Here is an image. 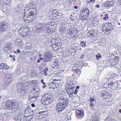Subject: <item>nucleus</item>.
<instances>
[{
  "mask_svg": "<svg viewBox=\"0 0 121 121\" xmlns=\"http://www.w3.org/2000/svg\"><path fill=\"white\" fill-rule=\"evenodd\" d=\"M61 99L63 100L62 102L58 103L56 106V109L58 110V112H61L65 109L66 107L68 105L69 103L68 99L67 98H61Z\"/></svg>",
  "mask_w": 121,
  "mask_h": 121,
  "instance_id": "nucleus-1",
  "label": "nucleus"
},
{
  "mask_svg": "<svg viewBox=\"0 0 121 121\" xmlns=\"http://www.w3.org/2000/svg\"><path fill=\"white\" fill-rule=\"evenodd\" d=\"M31 30L29 26L26 25L22 26L19 30V33L20 35L24 37L30 34Z\"/></svg>",
  "mask_w": 121,
  "mask_h": 121,
  "instance_id": "nucleus-2",
  "label": "nucleus"
},
{
  "mask_svg": "<svg viewBox=\"0 0 121 121\" xmlns=\"http://www.w3.org/2000/svg\"><path fill=\"white\" fill-rule=\"evenodd\" d=\"M99 28H101L102 31L105 33H110L113 30V26L112 24L109 22L105 23L104 24H101Z\"/></svg>",
  "mask_w": 121,
  "mask_h": 121,
  "instance_id": "nucleus-3",
  "label": "nucleus"
},
{
  "mask_svg": "<svg viewBox=\"0 0 121 121\" xmlns=\"http://www.w3.org/2000/svg\"><path fill=\"white\" fill-rule=\"evenodd\" d=\"M37 13V9L35 5L34 4H32L30 6V8L25 12L24 15H26V14L29 15L36 16Z\"/></svg>",
  "mask_w": 121,
  "mask_h": 121,
  "instance_id": "nucleus-4",
  "label": "nucleus"
},
{
  "mask_svg": "<svg viewBox=\"0 0 121 121\" xmlns=\"http://www.w3.org/2000/svg\"><path fill=\"white\" fill-rule=\"evenodd\" d=\"M19 103L15 100H9L7 101L5 106V108L6 109H12L13 106L16 104H19Z\"/></svg>",
  "mask_w": 121,
  "mask_h": 121,
  "instance_id": "nucleus-5",
  "label": "nucleus"
},
{
  "mask_svg": "<svg viewBox=\"0 0 121 121\" xmlns=\"http://www.w3.org/2000/svg\"><path fill=\"white\" fill-rule=\"evenodd\" d=\"M36 16L27 15L26 14V15H24L23 19L26 22H31L35 19Z\"/></svg>",
  "mask_w": 121,
  "mask_h": 121,
  "instance_id": "nucleus-6",
  "label": "nucleus"
},
{
  "mask_svg": "<svg viewBox=\"0 0 121 121\" xmlns=\"http://www.w3.org/2000/svg\"><path fill=\"white\" fill-rule=\"evenodd\" d=\"M48 110L46 108H44L42 111L39 112L37 114L38 119H41L45 117L48 114Z\"/></svg>",
  "mask_w": 121,
  "mask_h": 121,
  "instance_id": "nucleus-7",
  "label": "nucleus"
},
{
  "mask_svg": "<svg viewBox=\"0 0 121 121\" xmlns=\"http://www.w3.org/2000/svg\"><path fill=\"white\" fill-rule=\"evenodd\" d=\"M117 81H115V82H111L110 83L108 84V87L111 88L113 90H117L118 86Z\"/></svg>",
  "mask_w": 121,
  "mask_h": 121,
  "instance_id": "nucleus-8",
  "label": "nucleus"
},
{
  "mask_svg": "<svg viewBox=\"0 0 121 121\" xmlns=\"http://www.w3.org/2000/svg\"><path fill=\"white\" fill-rule=\"evenodd\" d=\"M7 27L8 24L6 22H3L0 24V30L1 31H6Z\"/></svg>",
  "mask_w": 121,
  "mask_h": 121,
  "instance_id": "nucleus-9",
  "label": "nucleus"
},
{
  "mask_svg": "<svg viewBox=\"0 0 121 121\" xmlns=\"http://www.w3.org/2000/svg\"><path fill=\"white\" fill-rule=\"evenodd\" d=\"M76 113L77 117L78 119H81L84 116V112L82 110H77L76 112Z\"/></svg>",
  "mask_w": 121,
  "mask_h": 121,
  "instance_id": "nucleus-10",
  "label": "nucleus"
},
{
  "mask_svg": "<svg viewBox=\"0 0 121 121\" xmlns=\"http://www.w3.org/2000/svg\"><path fill=\"white\" fill-rule=\"evenodd\" d=\"M52 57V54L50 52H47L45 54L44 59L46 61H49Z\"/></svg>",
  "mask_w": 121,
  "mask_h": 121,
  "instance_id": "nucleus-11",
  "label": "nucleus"
},
{
  "mask_svg": "<svg viewBox=\"0 0 121 121\" xmlns=\"http://www.w3.org/2000/svg\"><path fill=\"white\" fill-rule=\"evenodd\" d=\"M97 34L95 32V30H90L88 31L87 33V35L89 37H93V36H97Z\"/></svg>",
  "mask_w": 121,
  "mask_h": 121,
  "instance_id": "nucleus-12",
  "label": "nucleus"
},
{
  "mask_svg": "<svg viewBox=\"0 0 121 121\" xmlns=\"http://www.w3.org/2000/svg\"><path fill=\"white\" fill-rule=\"evenodd\" d=\"M43 24H39L37 25L36 27V29L38 32H42L44 31L45 29Z\"/></svg>",
  "mask_w": 121,
  "mask_h": 121,
  "instance_id": "nucleus-13",
  "label": "nucleus"
},
{
  "mask_svg": "<svg viewBox=\"0 0 121 121\" xmlns=\"http://www.w3.org/2000/svg\"><path fill=\"white\" fill-rule=\"evenodd\" d=\"M66 26L65 24H64L60 27V32L61 35H63L66 32Z\"/></svg>",
  "mask_w": 121,
  "mask_h": 121,
  "instance_id": "nucleus-14",
  "label": "nucleus"
},
{
  "mask_svg": "<svg viewBox=\"0 0 121 121\" xmlns=\"http://www.w3.org/2000/svg\"><path fill=\"white\" fill-rule=\"evenodd\" d=\"M75 87L74 86H72L69 88H66L67 91H68L69 92V94L70 97H72L73 96V93L74 89L75 88Z\"/></svg>",
  "mask_w": 121,
  "mask_h": 121,
  "instance_id": "nucleus-15",
  "label": "nucleus"
},
{
  "mask_svg": "<svg viewBox=\"0 0 121 121\" xmlns=\"http://www.w3.org/2000/svg\"><path fill=\"white\" fill-rule=\"evenodd\" d=\"M77 33L76 29L75 28H70L68 32V35H72L75 34Z\"/></svg>",
  "mask_w": 121,
  "mask_h": 121,
  "instance_id": "nucleus-16",
  "label": "nucleus"
},
{
  "mask_svg": "<svg viewBox=\"0 0 121 121\" xmlns=\"http://www.w3.org/2000/svg\"><path fill=\"white\" fill-rule=\"evenodd\" d=\"M108 81V79H107L106 78H103L102 79H100V81L99 83L101 84L102 87L104 86V87H106V86L107 84H106V82Z\"/></svg>",
  "mask_w": 121,
  "mask_h": 121,
  "instance_id": "nucleus-17",
  "label": "nucleus"
},
{
  "mask_svg": "<svg viewBox=\"0 0 121 121\" xmlns=\"http://www.w3.org/2000/svg\"><path fill=\"white\" fill-rule=\"evenodd\" d=\"M41 102L42 104L46 105H47L49 103V101L47 100L44 96L42 98Z\"/></svg>",
  "mask_w": 121,
  "mask_h": 121,
  "instance_id": "nucleus-18",
  "label": "nucleus"
},
{
  "mask_svg": "<svg viewBox=\"0 0 121 121\" xmlns=\"http://www.w3.org/2000/svg\"><path fill=\"white\" fill-rule=\"evenodd\" d=\"M80 13H82L85 14H86L89 15L90 11L88 8L83 9L80 11Z\"/></svg>",
  "mask_w": 121,
  "mask_h": 121,
  "instance_id": "nucleus-19",
  "label": "nucleus"
},
{
  "mask_svg": "<svg viewBox=\"0 0 121 121\" xmlns=\"http://www.w3.org/2000/svg\"><path fill=\"white\" fill-rule=\"evenodd\" d=\"M80 17L81 19L83 21L87 20L88 18L89 15L80 13Z\"/></svg>",
  "mask_w": 121,
  "mask_h": 121,
  "instance_id": "nucleus-20",
  "label": "nucleus"
},
{
  "mask_svg": "<svg viewBox=\"0 0 121 121\" xmlns=\"http://www.w3.org/2000/svg\"><path fill=\"white\" fill-rule=\"evenodd\" d=\"M45 97L46 98L47 100L49 101V103L52 102L53 99H52V96L51 95H49L48 94H46L45 95Z\"/></svg>",
  "mask_w": 121,
  "mask_h": 121,
  "instance_id": "nucleus-21",
  "label": "nucleus"
},
{
  "mask_svg": "<svg viewBox=\"0 0 121 121\" xmlns=\"http://www.w3.org/2000/svg\"><path fill=\"white\" fill-rule=\"evenodd\" d=\"M32 111L31 110L30 106L26 107L24 111V113L25 114H27L29 115L30 113L32 112Z\"/></svg>",
  "mask_w": 121,
  "mask_h": 121,
  "instance_id": "nucleus-22",
  "label": "nucleus"
},
{
  "mask_svg": "<svg viewBox=\"0 0 121 121\" xmlns=\"http://www.w3.org/2000/svg\"><path fill=\"white\" fill-rule=\"evenodd\" d=\"M47 31L48 33H51L54 32L53 28L50 26H47Z\"/></svg>",
  "mask_w": 121,
  "mask_h": 121,
  "instance_id": "nucleus-23",
  "label": "nucleus"
},
{
  "mask_svg": "<svg viewBox=\"0 0 121 121\" xmlns=\"http://www.w3.org/2000/svg\"><path fill=\"white\" fill-rule=\"evenodd\" d=\"M52 17V19H55L57 18L58 16L56 13H52L51 15Z\"/></svg>",
  "mask_w": 121,
  "mask_h": 121,
  "instance_id": "nucleus-24",
  "label": "nucleus"
},
{
  "mask_svg": "<svg viewBox=\"0 0 121 121\" xmlns=\"http://www.w3.org/2000/svg\"><path fill=\"white\" fill-rule=\"evenodd\" d=\"M66 88H70L71 86H73V83L72 81L69 82L68 83L66 84Z\"/></svg>",
  "mask_w": 121,
  "mask_h": 121,
  "instance_id": "nucleus-25",
  "label": "nucleus"
},
{
  "mask_svg": "<svg viewBox=\"0 0 121 121\" xmlns=\"http://www.w3.org/2000/svg\"><path fill=\"white\" fill-rule=\"evenodd\" d=\"M30 116L28 115L27 116L24 117V121H30L31 120V117Z\"/></svg>",
  "mask_w": 121,
  "mask_h": 121,
  "instance_id": "nucleus-26",
  "label": "nucleus"
},
{
  "mask_svg": "<svg viewBox=\"0 0 121 121\" xmlns=\"http://www.w3.org/2000/svg\"><path fill=\"white\" fill-rule=\"evenodd\" d=\"M74 73L77 75H78L79 76V75L81 74V71L79 69H75L74 71Z\"/></svg>",
  "mask_w": 121,
  "mask_h": 121,
  "instance_id": "nucleus-27",
  "label": "nucleus"
},
{
  "mask_svg": "<svg viewBox=\"0 0 121 121\" xmlns=\"http://www.w3.org/2000/svg\"><path fill=\"white\" fill-rule=\"evenodd\" d=\"M107 93V91L106 90H103L101 91V94L102 96H105V95H106Z\"/></svg>",
  "mask_w": 121,
  "mask_h": 121,
  "instance_id": "nucleus-28",
  "label": "nucleus"
},
{
  "mask_svg": "<svg viewBox=\"0 0 121 121\" xmlns=\"http://www.w3.org/2000/svg\"><path fill=\"white\" fill-rule=\"evenodd\" d=\"M103 61H102L101 62H100V63H99V64H101V65H100L99 66L100 67H101V69L100 70L99 69V71H100V70H101V71H102L104 69V65L103 63Z\"/></svg>",
  "mask_w": 121,
  "mask_h": 121,
  "instance_id": "nucleus-29",
  "label": "nucleus"
},
{
  "mask_svg": "<svg viewBox=\"0 0 121 121\" xmlns=\"http://www.w3.org/2000/svg\"><path fill=\"white\" fill-rule=\"evenodd\" d=\"M48 67H46V68L44 69L43 70V74L45 76H47L48 74L47 72L48 71Z\"/></svg>",
  "mask_w": 121,
  "mask_h": 121,
  "instance_id": "nucleus-30",
  "label": "nucleus"
},
{
  "mask_svg": "<svg viewBox=\"0 0 121 121\" xmlns=\"http://www.w3.org/2000/svg\"><path fill=\"white\" fill-rule=\"evenodd\" d=\"M86 42L85 41H82L80 43V45L82 47H85L86 46Z\"/></svg>",
  "mask_w": 121,
  "mask_h": 121,
  "instance_id": "nucleus-31",
  "label": "nucleus"
},
{
  "mask_svg": "<svg viewBox=\"0 0 121 121\" xmlns=\"http://www.w3.org/2000/svg\"><path fill=\"white\" fill-rule=\"evenodd\" d=\"M71 36L70 37L71 38H72L73 39H75L76 38L78 37V35L77 34L74 35V34H73L70 35Z\"/></svg>",
  "mask_w": 121,
  "mask_h": 121,
  "instance_id": "nucleus-32",
  "label": "nucleus"
},
{
  "mask_svg": "<svg viewBox=\"0 0 121 121\" xmlns=\"http://www.w3.org/2000/svg\"><path fill=\"white\" fill-rule=\"evenodd\" d=\"M48 24L49 25V26H51V27L53 28V26L55 25V23L53 22H50L48 23Z\"/></svg>",
  "mask_w": 121,
  "mask_h": 121,
  "instance_id": "nucleus-33",
  "label": "nucleus"
},
{
  "mask_svg": "<svg viewBox=\"0 0 121 121\" xmlns=\"http://www.w3.org/2000/svg\"><path fill=\"white\" fill-rule=\"evenodd\" d=\"M115 3V1L114 0H112L110 1V6H113Z\"/></svg>",
  "mask_w": 121,
  "mask_h": 121,
  "instance_id": "nucleus-34",
  "label": "nucleus"
},
{
  "mask_svg": "<svg viewBox=\"0 0 121 121\" xmlns=\"http://www.w3.org/2000/svg\"><path fill=\"white\" fill-rule=\"evenodd\" d=\"M104 17H103L104 19V20H106L108 18V13H106L104 15Z\"/></svg>",
  "mask_w": 121,
  "mask_h": 121,
  "instance_id": "nucleus-35",
  "label": "nucleus"
},
{
  "mask_svg": "<svg viewBox=\"0 0 121 121\" xmlns=\"http://www.w3.org/2000/svg\"><path fill=\"white\" fill-rule=\"evenodd\" d=\"M112 97V95L110 94L107 93V94L105 95V99H106L108 97V98H110Z\"/></svg>",
  "mask_w": 121,
  "mask_h": 121,
  "instance_id": "nucleus-36",
  "label": "nucleus"
},
{
  "mask_svg": "<svg viewBox=\"0 0 121 121\" xmlns=\"http://www.w3.org/2000/svg\"><path fill=\"white\" fill-rule=\"evenodd\" d=\"M54 65H55V66L54 67V68H55V67L56 66H57V67L56 68H58V67L57 66L59 65L58 61H55L54 62Z\"/></svg>",
  "mask_w": 121,
  "mask_h": 121,
  "instance_id": "nucleus-37",
  "label": "nucleus"
},
{
  "mask_svg": "<svg viewBox=\"0 0 121 121\" xmlns=\"http://www.w3.org/2000/svg\"><path fill=\"white\" fill-rule=\"evenodd\" d=\"M9 66L7 65L6 64H4V69L5 70H8L9 68Z\"/></svg>",
  "mask_w": 121,
  "mask_h": 121,
  "instance_id": "nucleus-38",
  "label": "nucleus"
},
{
  "mask_svg": "<svg viewBox=\"0 0 121 121\" xmlns=\"http://www.w3.org/2000/svg\"><path fill=\"white\" fill-rule=\"evenodd\" d=\"M110 1H107L106 2V3L105 4V5L104 6L106 7H108L110 6Z\"/></svg>",
  "mask_w": 121,
  "mask_h": 121,
  "instance_id": "nucleus-39",
  "label": "nucleus"
},
{
  "mask_svg": "<svg viewBox=\"0 0 121 121\" xmlns=\"http://www.w3.org/2000/svg\"><path fill=\"white\" fill-rule=\"evenodd\" d=\"M17 44L19 47H21L23 45L22 42V41L18 42L17 43Z\"/></svg>",
  "mask_w": 121,
  "mask_h": 121,
  "instance_id": "nucleus-40",
  "label": "nucleus"
},
{
  "mask_svg": "<svg viewBox=\"0 0 121 121\" xmlns=\"http://www.w3.org/2000/svg\"><path fill=\"white\" fill-rule=\"evenodd\" d=\"M4 63H1L0 64V69H2L4 68Z\"/></svg>",
  "mask_w": 121,
  "mask_h": 121,
  "instance_id": "nucleus-41",
  "label": "nucleus"
},
{
  "mask_svg": "<svg viewBox=\"0 0 121 121\" xmlns=\"http://www.w3.org/2000/svg\"><path fill=\"white\" fill-rule=\"evenodd\" d=\"M57 44H58V43H55L54 44V45H53V46H54V45H55V46H56V47H54V46H52V48H53V49H55V48H57V49L58 48V47H59L58 46H57Z\"/></svg>",
  "mask_w": 121,
  "mask_h": 121,
  "instance_id": "nucleus-42",
  "label": "nucleus"
},
{
  "mask_svg": "<svg viewBox=\"0 0 121 121\" xmlns=\"http://www.w3.org/2000/svg\"><path fill=\"white\" fill-rule=\"evenodd\" d=\"M90 102H92L94 101V98H92L91 97L90 98Z\"/></svg>",
  "mask_w": 121,
  "mask_h": 121,
  "instance_id": "nucleus-43",
  "label": "nucleus"
},
{
  "mask_svg": "<svg viewBox=\"0 0 121 121\" xmlns=\"http://www.w3.org/2000/svg\"><path fill=\"white\" fill-rule=\"evenodd\" d=\"M90 104L89 105V106L90 107H92L93 106H94V104H93L92 103V102H90Z\"/></svg>",
  "mask_w": 121,
  "mask_h": 121,
  "instance_id": "nucleus-44",
  "label": "nucleus"
},
{
  "mask_svg": "<svg viewBox=\"0 0 121 121\" xmlns=\"http://www.w3.org/2000/svg\"><path fill=\"white\" fill-rule=\"evenodd\" d=\"M116 75V74L115 73H113L111 75V77H112V78H113V77H114Z\"/></svg>",
  "mask_w": 121,
  "mask_h": 121,
  "instance_id": "nucleus-45",
  "label": "nucleus"
},
{
  "mask_svg": "<svg viewBox=\"0 0 121 121\" xmlns=\"http://www.w3.org/2000/svg\"><path fill=\"white\" fill-rule=\"evenodd\" d=\"M118 3L120 5H121V0H118Z\"/></svg>",
  "mask_w": 121,
  "mask_h": 121,
  "instance_id": "nucleus-46",
  "label": "nucleus"
},
{
  "mask_svg": "<svg viewBox=\"0 0 121 121\" xmlns=\"http://www.w3.org/2000/svg\"><path fill=\"white\" fill-rule=\"evenodd\" d=\"M77 93H78L77 90V89H75V91L74 92V94L75 95H76L77 94Z\"/></svg>",
  "mask_w": 121,
  "mask_h": 121,
  "instance_id": "nucleus-47",
  "label": "nucleus"
},
{
  "mask_svg": "<svg viewBox=\"0 0 121 121\" xmlns=\"http://www.w3.org/2000/svg\"><path fill=\"white\" fill-rule=\"evenodd\" d=\"M73 66L76 67H78L79 66V65L77 64H74L73 65Z\"/></svg>",
  "mask_w": 121,
  "mask_h": 121,
  "instance_id": "nucleus-48",
  "label": "nucleus"
},
{
  "mask_svg": "<svg viewBox=\"0 0 121 121\" xmlns=\"http://www.w3.org/2000/svg\"><path fill=\"white\" fill-rule=\"evenodd\" d=\"M112 79L111 77V78L110 77L109 78H108V81H111Z\"/></svg>",
  "mask_w": 121,
  "mask_h": 121,
  "instance_id": "nucleus-49",
  "label": "nucleus"
},
{
  "mask_svg": "<svg viewBox=\"0 0 121 121\" xmlns=\"http://www.w3.org/2000/svg\"><path fill=\"white\" fill-rule=\"evenodd\" d=\"M95 0H90L89 2H93L95 1Z\"/></svg>",
  "mask_w": 121,
  "mask_h": 121,
  "instance_id": "nucleus-50",
  "label": "nucleus"
},
{
  "mask_svg": "<svg viewBox=\"0 0 121 121\" xmlns=\"http://www.w3.org/2000/svg\"><path fill=\"white\" fill-rule=\"evenodd\" d=\"M17 52L19 53H20V51L18 49H17Z\"/></svg>",
  "mask_w": 121,
  "mask_h": 121,
  "instance_id": "nucleus-51",
  "label": "nucleus"
},
{
  "mask_svg": "<svg viewBox=\"0 0 121 121\" xmlns=\"http://www.w3.org/2000/svg\"><path fill=\"white\" fill-rule=\"evenodd\" d=\"M31 106L33 107H34L35 106V105L34 104H31Z\"/></svg>",
  "mask_w": 121,
  "mask_h": 121,
  "instance_id": "nucleus-52",
  "label": "nucleus"
},
{
  "mask_svg": "<svg viewBox=\"0 0 121 121\" xmlns=\"http://www.w3.org/2000/svg\"><path fill=\"white\" fill-rule=\"evenodd\" d=\"M99 28L100 30L99 31H99L100 33H101L102 32V30H101V28H99L100 27H99Z\"/></svg>",
  "mask_w": 121,
  "mask_h": 121,
  "instance_id": "nucleus-53",
  "label": "nucleus"
},
{
  "mask_svg": "<svg viewBox=\"0 0 121 121\" xmlns=\"http://www.w3.org/2000/svg\"><path fill=\"white\" fill-rule=\"evenodd\" d=\"M79 88V86H76V89H77H77H78Z\"/></svg>",
  "mask_w": 121,
  "mask_h": 121,
  "instance_id": "nucleus-54",
  "label": "nucleus"
},
{
  "mask_svg": "<svg viewBox=\"0 0 121 121\" xmlns=\"http://www.w3.org/2000/svg\"><path fill=\"white\" fill-rule=\"evenodd\" d=\"M98 54L97 55H96V58L97 59H98Z\"/></svg>",
  "mask_w": 121,
  "mask_h": 121,
  "instance_id": "nucleus-55",
  "label": "nucleus"
},
{
  "mask_svg": "<svg viewBox=\"0 0 121 121\" xmlns=\"http://www.w3.org/2000/svg\"><path fill=\"white\" fill-rule=\"evenodd\" d=\"M40 61H41L39 59L37 61V62L38 63L40 62Z\"/></svg>",
  "mask_w": 121,
  "mask_h": 121,
  "instance_id": "nucleus-56",
  "label": "nucleus"
},
{
  "mask_svg": "<svg viewBox=\"0 0 121 121\" xmlns=\"http://www.w3.org/2000/svg\"><path fill=\"white\" fill-rule=\"evenodd\" d=\"M90 3V2H89V1L88 0H87L86 1V3H87V4H89Z\"/></svg>",
  "mask_w": 121,
  "mask_h": 121,
  "instance_id": "nucleus-57",
  "label": "nucleus"
},
{
  "mask_svg": "<svg viewBox=\"0 0 121 121\" xmlns=\"http://www.w3.org/2000/svg\"><path fill=\"white\" fill-rule=\"evenodd\" d=\"M74 8L76 9H77L78 8V7H77V6H75Z\"/></svg>",
  "mask_w": 121,
  "mask_h": 121,
  "instance_id": "nucleus-58",
  "label": "nucleus"
},
{
  "mask_svg": "<svg viewBox=\"0 0 121 121\" xmlns=\"http://www.w3.org/2000/svg\"><path fill=\"white\" fill-rule=\"evenodd\" d=\"M101 55L99 53V58H101Z\"/></svg>",
  "mask_w": 121,
  "mask_h": 121,
  "instance_id": "nucleus-59",
  "label": "nucleus"
},
{
  "mask_svg": "<svg viewBox=\"0 0 121 121\" xmlns=\"http://www.w3.org/2000/svg\"><path fill=\"white\" fill-rule=\"evenodd\" d=\"M95 7H97V8H98V4H97V5H96L95 6Z\"/></svg>",
  "mask_w": 121,
  "mask_h": 121,
  "instance_id": "nucleus-60",
  "label": "nucleus"
},
{
  "mask_svg": "<svg viewBox=\"0 0 121 121\" xmlns=\"http://www.w3.org/2000/svg\"><path fill=\"white\" fill-rule=\"evenodd\" d=\"M42 56V55L41 54H39V57H41V56Z\"/></svg>",
  "mask_w": 121,
  "mask_h": 121,
  "instance_id": "nucleus-61",
  "label": "nucleus"
},
{
  "mask_svg": "<svg viewBox=\"0 0 121 121\" xmlns=\"http://www.w3.org/2000/svg\"><path fill=\"white\" fill-rule=\"evenodd\" d=\"M119 112L120 113H121V109H120L119 110Z\"/></svg>",
  "mask_w": 121,
  "mask_h": 121,
  "instance_id": "nucleus-62",
  "label": "nucleus"
},
{
  "mask_svg": "<svg viewBox=\"0 0 121 121\" xmlns=\"http://www.w3.org/2000/svg\"><path fill=\"white\" fill-rule=\"evenodd\" d=\"M40 58L39 59L40 60H42L43 59V58L41 57H40Z\"/></svg>",
  "mask_w": 121,
  "mask_h": 121,
  "instance_id": "nucleus-63",
  "label": "nucleus"
},
{
  "mask_svg": "<svg viewBox=\"0 0 121 121\" xmlns=\"http://www.w3.org/2000/svg\"><path fill=\"white\" fill-rule=\"evenodd\" d=\"M108 118V117H107V118H106V120H105V121H108L107 120H108V119H107Z\"/></svg>",
  "mask_w": 121,
  "mask_h": 121,
  "instance_id": "nucleus-64",
  "label": "nucleus"
}]
</instances>
